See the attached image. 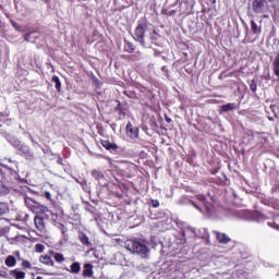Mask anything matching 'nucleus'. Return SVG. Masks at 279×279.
I'll use <instances>...</instances> for the list:
<instances>
[{
	"label": "nucleus",
	"mask_w": 279,
	"mask_h": 279,
	"mask_svg": "<svg viewBox=\"0 0 279 279\" xmlns=\"http://www.w3.org/2000/svg\"><path fill=\"white\" fill-rule=\"evenodd\" d=\"M23 179L16 171L0 170V195H10V191H21Z\"/></svg>",
	"instance_id": "obj_1"
},
{
	"label": "nucleus",
	"mask_w": 279,
	"mask_h": 279,
	"mask_svg": "<svg viewBox=\"0 0 279 279\" xmlns=\"http://www.w3.org/2000/svg\"><path fill=\"white\" fill-rule=\"evenodd\" d=\"M149 242L141 239H131L126 240L124 243L125 250L131 252V254H137L142 258H147V254H149Z\"/></svg>",
	"instance_id": "obj_2"
},
{
	"label": "nucleus",
	"mask_w": 279,
	"mask_h": 279,
	"mask_svg": "<svg viewBox=\"0 0 279 279\" xmlns=\"http://www.w3.org/2000/svg\"><path fill=\"white\" fill-rule=\"evenodd\" d=\"M10 145L16 149L19 156H22L26 160H34V150L25 143L21 142L20 140L12 138L10 140Z\"/></svg>",
	"instance_id": "obj_3"
},
{
	"label": "nucleus",
	"mask_w": 279,
	"mask_h": 279,
	"mask_svg": "<svg viewBox=\"0 0 279 279\" xmlns=\"http://www.w3.org/2000/svg\"><path fill=\"white\" fill-rule=\"evenodd\" d=\"M24 202L26 208H28V210L35 215H46V213H49V207L36 202V199L29 196H25Z\"/></svg>",
	"instance_id": "obj_4"
},
{
	"label": "nucleus",
	"mask_w": 279,
	"mask_h": 279,
	"mask_svg": "<svg viewBox=\"0 0 279 279\" xmlns=\"http://www.w3.org/2000/svg\"><path fill=\"white\" fill-rule=\"evenodd\" d=\"M0 165L3 167V169H0V171H15V173H19V162L16 159L4 157L0 160Z\"/></svg>",
	"instance_id": "obj_5"
},
{
	"label": "nucleus",
	"mask_w": 279,
	"mask_h": 279,
	"mask_svg": "<svg viewBox=\"0 0 279 279\" xmlns=\"http://www.w3.org/2000/svg\"><path fill=\"white\" fill-rule=\"evenodd\" d=\"M145 32H147V24H140L135 28V37L134 40L140 43L142 47H145Z\"/></svg>",
	"instance_id": "obj_6"
},
{
	"label": "nucleus",
	"mask_w": 279,
	"mask_h": 279,
	"mask_svg": "<svg viewBox=\"0 0 279 279\" xmlns=\"http://www.w3.org/2000/svg\"><path fill=\"white\" fill-rule=\"evenodd\" d=\"M118 105L114 109L116 112L119 114V119H125L128 117V107L125 105H122L121 101L117 100Z\"/></svg>",
	"instance_id": "obj_7"
},
{
	"label": "nucleus",
	"mask_w": 279,
	"mask_h": 279,
	"mask_svg": "<svg viewBox=\"0 0 279 279\" xmlns=\"http://www.w3.org/2000/svg\"><path fill=\"white\" fill-rule=\"evenodd\" d=\"M126 134L130 136V138H138V128L134 126L132 122H128Z\"/></svg>",
	"instance_id": "obj_8"
},
{
	"label": "nucleus",
	"mask_w": 279,
	"mask_h": 279,
	"mask_svg": "<svg viewBox=\"0 0 279 279\" xmlns=\"http://www.w3.org/2000/svg\"><path fill=\"white\" fill-rule=\"evenodd\" d=\"M100 145H102L107 151H117L119 149V145L111 143L109 140H101Z\"/></svg>",
	"instance_id": "obj_9"
},
{
	"label": "nucleus",
	"mask_w": 279,
	"mask_h": 279,
	"mask_svg": "<svg viewBox=\"0 0 279 279\" xmlns=\"http://www.w3.org/2000/svg\"><path fill=\"white\" fill-rule=\"evenodd\" d=\"M252 8L255 14H262L263 9L265 8V0H254L252 3Z\"/></svg>",
	"instance_id": "obj_10"
},
{
	"label": "nucleus",
	"mask_w": 279,
	"mask_h": 279,
	"mask_svg": "<svg viewBox=\"0 0 279 279\" xmlns=\"http://www.w3.org/2000/svg\"><path fill=\"white\" fill-rule=\"evenodd\" d=\"M215 234H216V239H217L218 243H221L222 245H228V243H230V241H232V239H230L228 236V234H226V233L216 231Z\"/></svg>",
	"instance_id": "obj_11"
},
{
	"label": "nucleus",
	"mask_w": 279,
	"mask_h": 279,
	"mask_svg": "<svg viewBox=\"0 0 279 279\" xmlns=\"http://www.w3.org/2000/svg\"><path fill=\"white\" fill-rule=\"evenodd\" d=\"M39 263L47 265V267H56V263L51 258V255H40Z\"/></svg>",
	"instance_id": "obj_12"
},
{
	"label": "nucleus",
	"mask_w": 279,
	"mask_h": 279,
	"mask_svg": "<svg viewBox=\"0 0 279 279\" xmlns=\"http://www.w3.org/2000/svg\"><path fill=\"white\" fill-rule=\"evenodd\" d=\"M78 241L85 247H90V245H93V243H90V239L88 238V235H86V233H84L82 231L78 232Z\"/></svg>",
	"instance_id": "obj_13"
},
{
	"label": "nucleus",
	"mask_w": 279,
	"mask_h": 279,
	"mask_svg": "<svg viewBox=\"0 0 279 279\" xmlns=\"http://www.w3.org/2000/svg\"><path fill=\"white\" fill-rule=\"evenodd\" d=\"M34 223L39 232H43L45 230V218L37 215L34 218Z\"/></svg>",
	"instance_id": "obj_14"
},
{
	"label": "nucleus",
	"mask_w": 279,
	"mask_h": 279,
	"mask_svg": "<svg viewBox=\"0 0 279 279\" xmlns=\"http://www.w3.org/2000/svg\"><path fill=\"white\" fill-rule=\"evenodd\" d=\"M49 255L52 256L56 263H59V264H62L66 260V258H64V254L56 253V251L53 250L49 251Z\"/></svg>",
	"instance_id": "obj_15"
},
{
	"label": "nucleus",
	"mask_w": 279,
	"mask_h": 279,
	"mask_svg": "<svg viewBox=\"0 0 279 279\" xmlns=\"http://www.w3.org/2000/svg\"><path fill=\"white\" fill-rule=\"evenodd\" d=\"M93 264H84L83 266V278H93Z\"/></svg>",
	"instance_id": "obj_16"
},
{
	"label": "nucleus",
	"mask_w": 279,
	"mask_h": 279,
	"mask_svg": "<svg viewBox=\"0 0 279 279\" xmlns=\"http://www.w3.org/2000/svg\"><path fill=\"white\" fill-rule=\"evenodd\" d=\"M232 110H236V102H229L227 105H222L220 107V114H223V112H231Z\"/></svg>",
	"instance_id": "obj_17"
},
{
	"label": "nucleus",
	"mask_w": 279,
	"mask_h": 279,
	"mask_svg": "<svg viewBox=\"0 0 279 279\" xmlns=\"http://www.w3.org/2000/svg\"><path fill=\"white\" fill-rule=\"evenodd\" d=\"M10 213V204L0 202V217H5Z\"/></svg>",
	"instance_id": "obj_18"
},
{
	"label": "nucleus",
	"mask_w": 279,
	"mask_h": 279,
	"mask_svg": "<svg viewBox=\"0 0 279 279\" xmlns=\"http://www.w3.org/2000/svg\"><path fill=\"white\" fill-rule=\"evenodd\" d=\"M124 51H126V53H134L136 46H134L132 41L124 40Z\"/></svg>",
	"instance_id": "obj_19"
},
{
	"label": "nucleus",
	"mask_w": 279,
	"mask_h": 279,
	"mask_svg": "<svg viewBox=\"0 0 279 279\" xmlns=\"http://www.w3.org/2000/svg\"><path fill=\"white\" fill-rule=\"evenodd\" d=\"M51 82L54 83V88L57 93H62V82H60V77L58 76H52Z\"/></svg>",
	"instance_id": "obj_20"
},
{
	"label": "nucleus",
	"mask_w": 279,
	"mask_h": 279,
	"mask_svg": "<svg viewBox=\"0 0 279 279\" xmlns=\"http://www.w3.org/2000/svg\"><path fill=\"white\" fill-rule=\"evenodd\" d=\"M92 178H94L98 182H101V180H106V175L99 170H93Z\"/></svg>",
	"instance_id": "obj_21"
},
{
	"label": "nucleus",
	"mask_w": 279,
	"mask_h": 279,
	"mask_svg": "<svg viewBox=\"0 0 279 279\" xmlns=\"http://www.w3.org/2000/svg\"><path fill=\"white\" fill-rule=\"evenodd\" d=\"M272 71L276 77H279V54L272 61Z\"/></svg>",
	"instance_id": "obj_22"
},
{
	"label": "nucleus",
	"mask_w": 279,
	"mask_h": 279,
	"mask_svg": "<svg viewBox=\"0 0 279 279\" xmlns=\"http://www.w3.org/2000/svg\"><path fill=\"white\" fill-rule=\"evenodd\" d=\"M268 226L275 230H279V214L274 216L271 221H268Z\"/></svg>",
	"instance_id": "obj_23"
},
{
	"label": "nucleus",
	"mask_w": 279,
	"mask_h": 279,
	"mask_svg": "<svg viewBox=\"0 0 279 279\" xmlns=\"http://www.w3.org/2000/svg\"><path fill=\"white\" fill-rule=\"evenodd\" d=\"M70 268L71 274H80L82 271V265L78 262L72 263Z\"/></svg>",
	"instance_id": "obj_24"
},
{
	"label": "nucleus",
	"mask_w": 279,
	"mask_h": 279,
	"mask_svg": "<svg viewBox=\"0 0 279 279\" xmlns=\"http://www.w3.org/2000/svg\"><path fill=\"white\" fill-rule=\"evenodd\" d=\"M5 265L7 267H14L16 265V257L12 256V255H9L7 258H5Z\"/></svg>",
	"instance_id": "obj_25"
},
{
	"label": "nucleus",
	"mask_w": 279,
	"mask_h": 279,
	"mask_svg": "<svg viewBox=\"0 0 279 279\" xmlns=\"http://www.w3.org/2000/svg\"><path fill=\"white\" fill-rule=\"evenodd\" d=\"M11 276H14L15 279H25V272L19 269L11 270Z\"/></svg>",
	"instance_id": "obj_26"
},
{
	"label": "nucleus",
	"mask_w": 279,
	"mask_h": 279,
	"mask_svg": "<svg viewBox=\"0 0 279 279\" xmlns=\"http://www.w3.org/2000/svg\"><path fill=\"white\" fill-rule=\"evenodd\" d=\"M251 28L253 34H260V28H258V24L254 20L251 21Z\"/></svg>",
	"instance_id": "obj_27"
},
{
	"label": "nucleus",
	"mask_w": 279,
	"mask_h": 279,
	"mask_svg": "<svg viewBox=\"0 0 279 279\" xmlns=\"http://www.w3.org/2000/svg\"><path fill=\"white\" fill-rule=\"evenodd\" d=\"M35 252H37L38 254H43V252H45V244H36Z\"/></svg>",
	"instance_id": "obj_28"
},
{
	"label": "nucleus",
	"mask_w": 279,
	"mask_h": 279,
	"mask_svg": "<svg viewBox=\"0 0 279 279\" xmlns=\"http://www.w3.org/2000/svg\"><path fill=\"white\" fill-rule=\"evenodd\" d=\"M22 267L24 269H32V263H29V260H23L22 262Z\"/></svg>",
	"instance_id": "obj_29"
},
{
	"label": "nucleus",
	"mask_w": 279,
	"mask_h": 279,
	"mask_svg": "<svg viewBox=\"0 0 279 279\" xmlns=\"http://www.w3.org/2000/svg\"><path fill=\"white\" fill-rule=\"evenodd\" d=\"M150 40L151 43H156V40H158V33L156 31H153L150 35Z\"/></svg>",
	"instance_id": "obj_30"
},
{
	"label": "nucleus",
	"mask_w": 279,
	"mask_h": 279,
	"mask_svg": "<svg viewBox=\"0 0 279 279\" xmlns=\"http://www.w3.org/2000/svg\"><path fill=\"white\" fill-rule=\"evenodd\" d=\"M258 86L256 85L255 81H252V83L250 84V89L252 90V93H256Z\"/></svg>",
	"instance_id": "obj_31"
},
{
	"label": "nucleus",
	"mask_w": 279,
	"mask_h": 279,
	"mask_svg": "<svg viewBox=\"0 0 279 279\" xmlns=\"http://www.w3.org/2000/svg\"><path fill=\"white\" fill-rule=\"evenodd\" d=\"M43 197L48 199V202H53V198L51 197V193L50 192H44Z\"/></svg>",
	"instance_id": "obj_32"
},
{
	"label": "nucleus",
	"mask_w": 279,
	"mask_h": 279,
	"mask_svg": "<svg viewBox=\"0 0 279 279\" xmlns=\"http://www.w3.org/2000/svg\"><path fill=\"white\" fill-rule=\"evenodd\" d=\"M151 204H153V208H158V206H160V202H158V199L151 201Z\"/></svg>",
	"instance_id": "obj_33"
},
{
	"label": "nucleus",
	"mask_w": 279,
	"mask_h": 279,
	"mask_svg": "<svg viewBox=\"0 0 279 279\" xmlns=\"http://www.w3.org/2000/svg\"><path fill=\"white\" fill-rule=\"evenodd\" d=\"M207 215H213V207L205 205Z\"/></svg>",
	"instance_id": "obj_34"
},
{
	"label": "nucleus",
	"mask_w": 279,
	"mask_h": 279,
	"mask_svg": "<svg viewBox=\"0 0 279 279\" xmlns=\"http://www.w3.org/2000/svg\"><path fill=\"white\" fill-rule=\"evenodd\" d=\"M196 197H197V199H199V201L203 202L204 204L206 203V196H204V195H197Z\"/></svg>",
	"instance_id": "obj_35"
},
{
	"label": "nucleus",
	"mask_w": 279,
	"mask_h": 279,
	"mask_svg": "<svg viewBox=\"0 0 279 279\" xmlns=\"http://www.w3.org/2000/svg\"><path fill=\"white\" fill-rule=\"evenodd\" d=\"M64 159H62V157H58L57 159V165H63Z\"/></svg>",
	"instance_id": "obj_36"
},
{
	"label": "nucleus",
	"mask_w": 279,
	"mask_h": 279,
	"mask_svg": "<svg viewBox=\"0 0 279 279\" xmlns=\"http://www.w3.org/2000/svg\"><path fill=\"white\" fill-rule=\"evenodd\" d=\"M171 118H169V117H166V123H171Z\"/></svg>",
	"instance_id": "obj_37"
},
{
	"label": "nucleus",
	"mask_w": 279,
	"mask_h": 279,
	"mask_svg": "<svg viewBox=\"0 0 279 279\" xmlns=\"http://www.w3.org/2000/svg\"><path fill=\"white\" fill-rule=\"evenodd\" d=\"M193 206H194L197 210H202V209L199 208V206H197L195 203H193Z\"/></svg>",
	"instance_id": "obj_38"
},
{
	"label": "nucleus",
	"mask_w": 279,
	"mask_h": 279,
	"mask_svg": "<svg viewBox=\"0 0 279 279\" xmlns=\"http://www.w3.org/2000/svg\"><path fill=\"white\" fill-rule=\"evenodd\" d=\"M219 80H223V74H221V75L219 76Z\"/></svg>",
	"instance_id": "obj_39"
},
{
	"label": "nucleus",
	"mask_w": 279,
	"mask_h": 279,
	"mask_svg": "<svg viewBox=\"0 0 279 279\" xmlns=\"http://www.w3.org/2000/svg\"><path fill=\"white\" fill-rule=\"evenodd\" d=\"M126 59L132 60V57L128 56Z\"/></svg>",
	"instance_id": "obj_40"
},
{
	"label": "nucleus",
	"mask_w": 279,
	"mask_h": 279,
	"mask_svg": "<svg viewBox=\"0 0 279 279\" xmlns=\"http://www.w3.org/2000/svg\"><path fill=\"white\" fill-rule=\"evenodd\" d=\"M227 77H232V73H231V74H229V75H227Z\"/></svg>",
	"instance_id": "obj_41"
},
{
	"label": "nucleus",
	"mask_w": 279,
	"mask_h": 279,
	"mask_svg": "<svg viewBox=\"0 0 279 279\" xmlns=\"http://www.w3.org/2000/svg\"><path fill=\"white\" fill-rule=\"evenodd\" d=\"M36 279H43V277H41V276H39V277H37Z\"/></svg>",
	"instance_id": "obj_42"
},
{
	"label": "nucleus",
	"mask_w": 279,
	"mask_h": 279,
	"mask_svg": "<svg viewBox=\"0 0 279 279\" xmlns=\"http://www.w3.org/2000/svg\"><path fill=\"white\" fill-rule=\"evenodd\" d=\"M50 0H46V3H49Z\"/></svg>",
	"instance_id": "obj_43"
}]
</instances>
